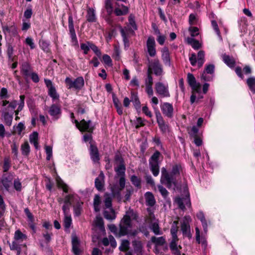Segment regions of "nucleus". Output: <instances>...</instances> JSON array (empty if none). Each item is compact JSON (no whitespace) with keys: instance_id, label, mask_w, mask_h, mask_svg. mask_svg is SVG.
Returning <instances> with one entry per match:
<instances>
[{"instance_id":"obj_1","label":"nucleus","mask_w":255,"mask_h":255,"mask_svg":"<svg viewBox=\"0 0 255 255\" xmlns=\"http://www.w3.org/2000/svg\"><path fill=\"white\" fill-rule=\"evenodd\" d=\"M137 218L136 213L133 210L129 209L126 212V214L120 222L119 230L115 225H110L109 229L119 237L127 235L135 236L137 234L138 231L136 230H131L132 227V221L135 220Z\"/></svg>"},{"instance_id":"obj_2","label":"nucleus","mask_w":255,"mask_h":255,"mask_svg":"<svg viewBox=\"0 0 255 255\" xmlns=\"http://www.w3.org/2000/svg\"><path fill=\"white\" fill-rule=\"evenodd\" d=\"M181 166L179 164L172 165L171 171L169 172L165 167L161 168L160 182L168 188L175 189L177 185V177L179 176Z\"/></svg>"},{"instance_id":"obj_3","label":"nucleus","mask_w":255,"mask_h":255,"mask_svg":"<svg viewBox=\"0 0 255 255\" xmlns=\"http://www.w3.org/2000/svg\"><path fill=\"white\" fill-rule=\"evenodd\" d=\"M161 154L158 151H156L149 159V167L154 176H157L159 173V157Z\"/></svg>"},{"instance_id":"obj_4","label":"nucleus","mask_w":255,"mask_h":255,"mask_svg":"<svg viewBox=\"0 0 255 255\" xmlns=\"http://www.w3.org/2000/svg\"><path fill=\"white\" fill-rule=\"evenodd\" d=\"M65 83L68 89L74 88L76 90L81 89L84 85V80L82 77H79L73 81L69 77L65 79Z\"/></svg>"},{"instance_id":"obj_5","label":"nucleus","mask_w":255,"mask_h":255,"mask_svg":"<svg viewBox=\"0 0 255 255\" xmlns=\"http://www.w3.org/2000/svg\"><path fill=\"white\" fill-rule=\"evenodd\" d=\"M169 87L167 84L158 82L155 84V89L157 94L161 97H169L170 93Z\"/></svg>"},{"instance_id":"obj_6","label":"nucleus","mask_w":255,"mask_h":255,"mask_svg":"<svg viewBox=\"0 0 255 255\" xmlns=\"http://www.w3.org/2000/svg\"><path fill=\"white\" fill-rule=\"evenodd\" d=\"M74 122L76 124V127L81 131H86L91 132L94 129V127L92 126L90 120L86 121L83 119L79 122L77 120H75Z\"/></svg>"},{"instance_id":"obj_7","label":"nucleus","mask_w":255,"mask_h":255,"mask_svg":"<svg viewBox=\"0 0 255 255\" xmlns=\"http://www.w3.org/2000/svg\"><path fill=\"white\" fill-rule=\"evenodd\" d=\"M148 70H150L151 73L153 71L154 74L156 76H161L163 74L162 65L157 59H154L150 62Z\"/></svg>"},{"instance_id":"obj_8","label":"nucleus","mask_w":255,"mask_h":255,"mask_svg":"<svg viewBox=\"0 0 255 255\" xmlns=\"http://www.w3.org/2000/svg\"><path fill=\"white\" fill-rule=\"evenodd\" d=\"M68 28L71 38V43L73 45L77 46L78 45V42L74 27L73 16L71 14H69L68 17Z\"/></svg>"},{"instance_id":"obj_9","label":"nucleus","mask_w":255,"mask_h":255,"mask_svg":"<svg viewBox=\"0 0 255 255\" xmlns=\"http://www.w3.org/2000/svg\"><path fill=\"white\" fill-rule=\"evenodd\" d=\"M45 84L48 88V94L52 99L53 101H56L59 99V95L57 93L55 88L52 84L51 80H44Z\"/></svg>"},{"instance_id":"obj_10","label":"nucleus","mask_w":255,"mask_h":255,"mask_svg":"<svg viewBox=\"0 0 255 255\" xmlns=\"http://www.w3.org/2000/svg\"><path fill=\"white\" fill-rule=\"evenodd\" d=\"M191 218L189 216H185L184 218L183 222L181 223V229L183 235L191 238L192 235L190 232V226L189 222Z\"/></svg>"},{"instance_id":"obj_11","label":"nucleus","mask_w":255,"mask_h":255,"mask_svg":"<svg viewBox=\"0 0 255 255\" xmlns=\"http://www.w3.org/2000/svg\"><path fill=\"white\" fill-rule=\"evenodd\" d=\"M147 51L150 57H154L156 54L155 41L153 37H148L146 41Z\"/></svg>"},{"instance_id":"obj_12","label":"nucleus","mask_w":255,"mask_h":255,"mask_svg":"<svg viewBox=\"0 0 255 255\" xmlns=\"http://www.w3.org/2000/svg\"><path fill=\"white\" fill-rule=\"evenodd\" d=\"M155 116L157 124L161 131L164 133L168 132L169 131V126L165 123L163 117L158 111L155 112Z\"/></svg>"},{"instance_id":"obj_13","label":"nucleus","mask_w":255,"mask_h":255,"mask_svg":"<svg viewBox=\"0 0 255 255\" xmlns=\"http://www.w3.org/2000/svg\"><path fill=\"white\" fill-rule=\"evenodd\" d=\"M21 72L27 82L32 79V69L29 63L24 62L21 67Z\"/></svg>"},{"instance_id":"obj_14","label":"nucleus","mask_w":255,"mask_h":255,"mask_svg":"<svg viewBox=\"0 0 255 255\" xmlns=\"http://www.w3.org/2000/svg\"><path fill=\"white\" fill-rule=\"evenodd\" d=\"M161 110L163 114L169 118H172L173 116V107L172 104L169 103H164L161 105Z\"/></svg>"},{"instance_id":"obj_15","label":"nucleus","mask_w":255,"mask_h":255,"mask_svg":"<svg viewBox=\"0 0 255 255\" xmlns=\"http://www.w3.org/2000/svg\"><path fill=\"white\" fill-rule=\"evenodd\" d=\"M48 112L54 119L57 120L61 114L60 106L57 104H53L50 107Z\"/></svg>"},{"instance_id":"obj_16","label":"nucleus","mask_w":255,"mask_h":255,"mask_svg":"<svg viewBox=\"0 0 255 255\" xmlns=\"http://www.w3.org/2000/svg\"><path fill=\"white\" fill-rule=\"evenodd\" d=\"M161 59L165 66H171V59L168 49L165 47L161 50Z\"/></svg>"},{"instance_id":"obj_17","label":"nucleus","mask_w":255,"mask_h":255,"mask_svg":"<svg viewBox=\"0 0 255 255\" xmlns=\"http://www.w3.org/2000/svg\"><path fill=\"white\" fill-rule=\"evenodd\" d=\"M175 202L178 207L182 210H184L185 208V205L188 207H190L191 205L190 199L188 197L185 198H176Z\"/></svg>"},{"instance_id":"obj_18","label":"nucleus","mask_w":255,"mask_h":255,"mask_svg":"<svg viewBox=\"0 0 255 255\" xmlns=\"http://www.w3.org/2000/svg\"><path fill=\"white\" fill-rule=\"evenodd\" d=\"M90 156L94 162H98L100 160L99 153L96 146L91 143L90 147Z\"/></svg>"},{"instance_id":"obj_19","label":"nucleus","mask_w":255,"mask_h":255,"mask_svg":"<svg viewBox=\"0 0 255 255\" xmlns=\"http://www.w3.org/2000/svg\"><path fill=\"white\" fill-rule=\"evenodd\" d=\"M104 178V174L103 172L101 171L99 176L95 179V187L99 191H101L104 188L105 184Z\"/></svg>"},{"instance_id":"obj_20","label":"nucleus","mask_w":255,"mask_h":255,"mask_svg":"<svg viewBox=\"0 0 255 255\" xmlns=\"http://www.w3.org/2000/svg\"><path fill=\"white\" fill-rule=\"evenodd\" d=\"M120 31L121 33L123 41L125 43L126 46H129V40H128V33L129 29L127 27H125L124 28L120 26Z\"/></svg>"},{"instance_id":"obj_21","label":"nucleus","mask_w":255,"mask_h":255,"mask_svg":"<svg viewBox=\"0 0 255 255\" xmlns=\"http://www.w3.org/2000/svg\"><path fill=\"white\" fill-rule=\"evenodd\" d=\"M222 58L224 62L230 68L235 67L236 61L232 56L224 54L222 55Z\"/></svg>"},{"instance_id":"obj_22","label":"nucleus","mask_w":255,"mask_h":255,"mask_svg":"<svg viewBox=\"0 0 255 255\" xmlns=\"http://www.w3.org/2000/svg\"><path fill=\"white\" fill-rule=\"evenodd\" d=\"M72 250L75 255H79L81 253L80 249V244L78 238L76 237L72 238Z\"/></svg>"},{"instance_id":"obj_23","label":"nucleus","mask_w":255,"mask_h":255,"mask_svg":"<svg viewBox=\"0 0 255 255\" xmlns=\"http://www.w3.org/2000/svg\"><path fill=\"white\" fill-rule=\"evenodd\" d=\"M145 199L146 205L149 206H153L155 203L154 197L152 193L147 192L145 194Z\"/></svg>"},{"instance_id":"obj_24","label":"nucleus","mask_w":255,"mask_h":255,"mask_svg":"<svg viewBox=\"0 0 255 255\" xmlns=\"http://www.w3.org/2000/svg\"><path fill=\"white\" fill-rule=\"evenodd\" d=\"M196 216L198 218V219L201 221L203 228L204 233L206 234L208 231V225L203 213L202 212H199L197 214Z\"/></svg>"},{"instance_id":"obj_25","label":"nucleus","mask_w":255,"mask_h":255,"mask_svg":"<svg viewBox=\"0 0 255 255\" xmlns=\"http://www.w3.org/2000/svg\"><path fill=\"white\" fill-rule=\"evenodd\" d=\"M2 116L4 119L5 125L10 126L13 119V114L9 113L8 111H4L2 114Z\"/></svg>"},{"instance_id":"obj_26","label":"nucleus","mask_w":255,"mask_h":255,"mask_svg":"<svg viewBox=\"0 0 255 255\" xmlns=\"http://www.w3.org/2000/svg\"><path fill=\"white\" fill-rule=\"evenodd\" d=\"M196 232V240L198 244L202 243L203 245L205 246L207 245L206 240L203 235L202 237L200 236V231L198 227L195 228Z\"/></svg>"},{"instance_id":"obj_27","label":"nucleus","mask_w":255,"mask_h":255,"mask_svg":"<svg viewBox=\"0 0 255 255\" xmlns=\"http://www.w3.org/2000/svg\"><path fill=\"white\" fill-rule=\"evenodd\" d=\"M87 21L89 22H95L96 21V15L94 10L93 8H89L87 10L86 15Z\"/></svg>"},{"instance_id":"obj_28","label":"nucleus","mask_w":255,"mask_h":255,"mask_svg":"<svg viewBox=\"0 0 255 255\" xmlns=\"http://www.w3.org/2000/svg\"><path fill=\"white\" fill-rule=\"evenodd\" d=\"M214 65L213 64H210L206 66L205 71L203 73L201 78L205 81H207L208 79L206 77L205 73L213 74L214 72Z\"/></svg>"},{"instance_id":"obj_29","label":"nucleus","mask_w":255,"mask_h":255,"mask_svg":"<svg viewBox=\"0 0 255 255\" xmlns=\"http://www.w3.org/2000/svg\"><path fill=\"white\" fill-rule=\"evenodd\" d=\"M149 224L150 229L155 235H161L162 234V232L160 230L158 223L157 221L153 222V223Z\"/></svg>"},{"instance_id":"obj_30","label":"nucleus","mask_w":255,"mask_h":255,"mask_svg":"<svg viewBox=\"0 0 255 255\" xmlns=\"http://www.w3.org/2000/svg\"><path fill=\"white\" fill-rule=\"evenodd\" d=\"M205 62V52L202 50L199 51L197 56V64L199 68L201 67Z\"/></svg>"},{"instance_id":"obj_31","label":"nucleus","mask_w":255,"mask_h":255,"mask_svg":"<svg viewBox=\"0 0 255 255\" xmlns=\"http://www.w3.org/2000/svg\"><path fill=\"white\" fill-rule=\"evenodd\" d=\"M111 191L114 196L120 197L121 196V192L123 189H122L118 185H114L111 188Z\"/></svg>"},{"instance_id":"obj_32","label":"nucleus","mask_w":255,"mask_h":255,"mask_svg":"<svg viewBox=\"0 0 255 255\" xmlns=\"http://www.w3.org/2000/svg\"><path fill=\"white\" fill-rule=\"evenodd\" d=\"M113 102L115 107L116 108L117 111L119 115H121L123 113V108L120 104L118 99L113 96Z\"/></svg>"},{"instance_id":"obj_33","label":"nucleus","mask_w":255,"mask_h":255,"mask_svg":"<svg viewBox=\"0 0 255 255\" xmlns=\"http://www.w3.org/2000/svg\"><path fill=\"white\" fill-rule=\"evenodd\" d=\"M247 83L251 91L255 93V77H251L247 80Z\"/></svg>"},{"instance_id":"obj_34","label":"nucleus","mask_w":255,"mask_h":255,"mask_svg":"<svg viewBox=\"0 0 255 255\" xmlns=\"http://www.w3.org/2000/svg\"><path fill=\"white\" fill-rule=\"evenodd\" d=\"M187 41L188 43L190 44L192 47L195 49H198L201 46L199 41L193 38L188 37L187 38Z\"/></svg>"},{"instance_id":"obj_35","label":"nucleus","mask_w":255,"mask_h":255,"mask_svg":"<svg viewBox=\"0 0 255 255\" xmlns=\"http://www.w3.org/2000/svg\"><path fill=\"white\" fill-rule=\"evenodd\" d=\"M151 241L152 243H154L156 246H162L165 242V240L163 237H160L158 238L152 237L151 239Z\"/></svg>"},{"instance_id":"obj_36","label":"nucleus","mask_w":255,"mask_h":255,"mask_svg":"<svg viewBox=\"0 0 255 255\" xmlns=\"http://www.w3.org/2000/svg\"><path fill=\"white\" fill-rule=\"evenodd\" d=\"M129 242L127 240H124L122 241L119 250L122 252H127L129 248Z\"/></svg>"},{"instance_id":"obj_37","label":"nucleus","mask_w":255,"mask_h":255,"mask_svg":"<svg viewBox=\"0 0 255 255\" xmlns=\"http://www.w3.org/2000/svg\"><path fill=\"white\" fill-rule=\"evenodd\" d=\"M115 171L117 172V174L119 176H125V171H126V167L124 165V163H121L118 166L115 168Z\"/></svg>"},{"instance_id":"obj_38","label":"nucleus","mask_w":255,"mask_h":255,"mask_svg":"<svg viewBox=\"0 0 255 255\" xmlns=\"http://www.w3.org/2000/svg\"><path fill=\"white\" fill-rule=\"evenodd\" d=\"M104 217L108 220H113L116 218V215L113 209H111L110 211H104Z\"/></svg>"},{"instance_id":"obj_39","label":"nucleus","mask_w":255,"mask_h":255,"mask_svg":"<svg viewBox=\"0 0 255 255\" xmlns=\"http://www.w3.org/2000/svg\"><path fill=\"white\" fill-rule=\"evenodd\" d=\"M17 106V102L16 101H13L9 103L8 106L5 108L4 111H8L9 113H14L15 111V109Z\"/></svg>"},{"instance_id":"obj_40","label":"nucleus","mask_w":255,"mask_h":255,"mask_svg":"<svg viewBox=\"0 0 255 255\" xmlns=\"http://www.w3.org/2000/svg\"><path fill=\"white\" fill-rule=\"evenodd\" d=\"M101 204L100 197L98 195H96L94 199V209L96 212H99L100 210V205Z\"/></svg>"},{"instance_id":"obj_41","label":"nucleus","mask_w":255,"mask_h":255,"mask_svg":"<svg viewBox=\"0 0 255 255\" xmlns=\"http://www.w3.org/2000/svg\"><path fill=\"white\" fill-rule=\"evenodd\" d=\"M21 149L23 155H27L29 154L30 147L27 141H25L21 145Z\"/></svg>"},{"instance_id":"obj_42","label":"nucleus","mask_w":255,"mask_h":255,"mask_svg":"<svg viewBox=\"0 0 255 255\" xmlns=\"http://www.w3.org/2000/svg\"><path fill=\"white\" fill-rule=\"evenodd\" d=\"M72 224V219L70 214L64 215V226L65 228L68 229Z\"/></svg>"},{"instance_id":"obj_43","label":"nucleus","mask_w":255,"mask_h":255,"mask_svg":"<svg viewBox=\"0 0 255 255\" xmlns=\"http://www.w3.org/2000/svg\"><path fill=\"white\" fill-rule=\"evenodd\" d=\"M177 222L176 221H174L173 222V224L172 227L170 229V232H171V234L172 235V238H174L175 239L178 238L177 236V231H178V227L177 226Z\"/></svg>"},{"instance_id":"obj_44","label":"nucleus","mask_w":255,"mask_h":255,"mask_svg":"<svg viewBox=\"0 0 255 255\" xmlns=\"http://www.w3.org/2000/svg\"><path fill=\"white\" fill-rule=\"evenodd\" d=\"M105 206L107 208H110L112 207V197L108 193H106L104 195Z\"/></svg>"},{"instance_id":"obj_45","label":"nucleus","mask_w":255,"mask_h":255,"mask_svg":"<svg viewBox=\"0 0 255 255\" xmlns=\"http://www.w3.org/2000/svg\"><path fill=\"white\" fill-rule=\"evenodd\" d=\"M94 224L96 226L98 227L101 230L104 229V223L102 217L97 216L94 221Z\"/></svg>"},{"instance_id":"obj_46","label":"nucleus","mask_w":255,"mask_h":255,"mask_svg":"<svg viewBox=\"0 0 255 255\" xmlns=\"http://www.w3.org/2000/svg\"><path fill=\"white\" fill-rule=\"evenodd\" d=\"M130 181L133 185L137 188H140L141 180L140 178L135 175H132L130 177Z\"/></svg>"},{"instance_id":"obj_47","label":"nucleus","mask_w":255,"mask_h":255,"mask_svg":"<svg viewBox=\"0 0 255 255\" xmlns=\"http://www.w3.org/2000/svg\"><path fill=\"white\" fill-rule=\"evenodd\" d=\"M134 250L136 252H140L142 246L141 242L139 240H134L132 242Z\"/></svg>"},{"instance_id":"obj_48","label":"nucleus","mask_w":255,"mask_h":255,"mask_svg":"<svg viewBox=\"0 0 255 255\" xmlns=\"http://www.w3.org/2000/svg\"><path fill=\"white\" fill-rule=\"evenodd\" d=\"M24 128V125L21 123H20L18 124V125L16 127H13V130H12V133L13 134H20L22 130Z\"/></svg>"},{"instance_id":"obj_49","label":"nucleus","mask_w":255,"mask_h":255,"mask_svg":"<svg viewBox=\"0 0 255 255\" xmlns=\"http://www.w3.org/2000/svg\"><path fill=\"white\" fill-rule=\"evenodd\" d=\"M82 202H78L77 204L74 206V214L76 216H79L80 215L82 211Z\"/></svg>"},{"instance_id":"obj_50","label":"nucleus","mask_w":255,"mask_h":255,"mask_svg":"<svg viewBox=\"0 0 255 255\" xmlns=\"http://www.w3.org/2000/svg\"><path fill=\"white\" fill-rule=\"evenodd\" d=\"M145 87L152 86L153 79L151 76V71L148 70L147 71V78L145 80Z\"/></svg>"},{"instance_id":"obj_51","label":"nucleus","mask_w":255,"mask_h":255,"mask_svg":"<svg viewBox=\"0 0 255 255\" xmlns=\"http://www.w3.org/2000/svg\"><path fill=\"white\" fill-rule=\"evenodd\" d=\"M26 239V236L22 234L19 230L15 231L14 234V239L16 241H23Z\"/></svg>"},{"instance_id":"obj_52","label":"nucleus","mask_w":255,"mask_h":255,"mask_svg":"<svg viewBox=\"0 0 255 255\" xmlns=\"http://www.w3.org/2000/svg\"><path fill=\"white\" fill-rule=\"evenodd\" d=\"M91 44V42H87V43H82L81 44V48L83 50L85 54H87L88 53V51L90 49Z\"/></svg>"},{"instance_id":"obj_53","label":"nucleus","mask_w":255,"mask_h":255,"mask_svg":"<svg viewBox=\"0 0 255 255\" xmlns=\"http://www.w3.org/2000/svg\"><path fill=\"white\" fill-rule=\"evenodd\" d=\"M38 134L37 132H33V144L36 149H39V145L38 142Z\"/></svg>"},{"instance_id":"obj_54","label":"nucleus","mask_w":255,"mask_h":255,"mask_svg":"<svg viewBox=\"0 0 255 255\" xmlns=\"http://www.w3.org/2000/svg\"><path fill=\"white\" fill-rule=\"evenodd\" d=\"M10 248L12 250H16L17 254L18 255L20 254V249L18 245L15 241L12 242L11 244L9 243Z\"/></svg>"},{"instance_id":"obj_55","label":"nucleus","mask_w":255,"mask_h":255,"mask_svg":"<svg viewBox=\"0 0 255 255\" xmlns=\"http://www.w3.org/2000/svg\"><path fill=\"white\" fill-rule=\"evenodd\" d=\"M13 48L11 46L9 45L7 48V53L10 62L15 61V57L13 56Z\"/></svg>"},{"instance_id":"obj_56","label":"nucleus","mask_w":255,"mask_h":255,"mask_svg":"<svg viewBox=\"0 0 255 255\" xmlns=\"http://www.w3.org/2000/svg\"><path fill=\"white\" fill-rule=\"evenodd\" d=\"M211 24H212V27L213 28L214 30L216 32L217 35L219 36V37L220 38V39H222L220 30L218 27V25L217 22L215 20H212L211 21Z\"/></svg>"},{"instance_id":"obj_57","label":"nucleus","mask_w":255,"mask_h":255,"mask_svg":"<svg viewBox=\"0 0 255 255\" xmlns=\"http://www.w3.org/2000/svg\"><path fill=\"white\" fill-rule=\"evenodd\" d=\"M25 97L24 95H21L20 96V103L19 104L18 107L15 111H14V113L16 115H17L18 113L21 111L23 107L24 106V100Z\"/></svg>"},{"instance_id":"obj_58","label":"nucleus","mask_w":255,"mask_h":255,"mask_svg":"<svg viewBox=\"0 0 255 255\" xmlns=\"http://www.w3.org/2000/svg\"><path fill=\"white\" fill-rule=\"evenodd\" d=\"M133 125L134 126L135 128L137 129L139 127L143 126L144 124L143 123V121L142 119L139 117L136 118Z\"/></svg>"},{"instance_id":"obj_59","label":"nucleus","mask_w":255,"mask_h":255,"mask_svg":"<svg viewBox=\"0 0 255 255\" xmlns=\"http://www.w3.org/2000/svg\"><path fill=\"white\" fill-rule=\"evenodd\" d=\"M148 215L146 221L149 224H151L153 222L157 221L155 220V218L154 215L152 212H151V210H148Z\"/></svg>"},{"instance_id":"obj_60","label":"nucleus","mask_w":255,"mask_h":255,"mask_svg":"<svg viewBox=\"0 0 255 255\" xmlns=\"http://www.w3.org/2000/svg\"><path fill=\"white\" fill-rule=\"evenodd\" d=\"M192 89V93H200L201 92V85L199 83L196 82L191 86Z\"/></svg>"},{"instance_id":"obj_61","label":"nucleus","mask_w":255,"mask_h":255,"mask_svg":"<svg viewBox=\"0 0 255 255\" xmlns=\"http://www.w3.org/2000/svg\"><path fill=\"white\" fill-rule=\"evenodd\" d=\"M57 182L58 186L61 188L64 192L67 193L68 192L69 187L63 181L60 180L57 181Z\"/></svg>"},{"instance_id":"obj_62","label":"nucleus","mask_w":255,"mask_h":255,"mask_svg":"<svg viewBox=\"0 0 255 255\" xmlns=\"http://www.w3.org/2000/svg\"><path fill=\"white\" fill-rule=\"evenodd\" d=\"M187 81L190 86H192L193 84L196 82L195 78L194 77V75L191 73H188L187 74Z\"/></svg>"},{"instance_id":"obj_63","label":"nucleus","mask_w":255,"mask_h":255,"mask_svg":"<svg viewBox=\"0 0 255 255\" xmlns=\"http://www.w3.org/2000/svg\"><path fill=\"white\" fill-rule=\"evenodd\" d=\"M2 183L4 187H5V188L7 190H8V188L12 184L11 180L8 179V178H4L2 179Z\"/></svg>"},{"instance_id":"obj_64","label":"nucleus","mask_w":255,"mask_h":255,"mask_svg":"<svg viewBox=\"0 0 255 255\" xmlns=\"http://www.w3.org/2000/svg\"><path fill=\"white\" fill-rule=\"evenodd\" d=\"M189 31L192 37L196 36L199 34V29L197 27L191 26L189 28Z\"/></svg>"}]
</instances>
